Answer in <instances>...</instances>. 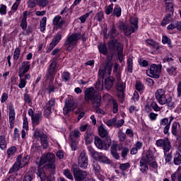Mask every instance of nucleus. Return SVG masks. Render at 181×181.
I'll list each match as a JSON object with an SVG mask.
<instances>
[{"label": "nucleus", "instance_id": "obj_18", "mask_svg": "<svg viewBox=\"0 0 181 181\" xmlns=\"http://www.w3.org/2000/svg\"><path fill=\"white\" fill-rule=\"evenodd\" d=\"M34 136L35 138L40 137L41 139V144L44 149H47V147L49 146V141H47V136L46 134L40 135V132L38 130H36L34 133Z\"/></svg>", "mask_w": 181, "mask_h": 181}, {"label": "nucleus", "instance_id": "obj_23", "mask_svg": "<svg viewBox=\"0 0 181 181\" xmlns=\"http://www.w3.org/2000/svg\"><path fill=\"white\" fill-rule=\"evenodd\" d=\"M146 158L148 165H151V168H153V169H158V163H156V160H155V157H153V154H152V152L147 151Z\"/></svg>", "mask_w": 181, "mask_h": 181}, {"label": "nucleus", "instance_id": "obj_36", "mask_svg": "<svg viewBox=\"0 0 181 181\" xmlns=\"http://www.w3.org/2000/svg\"><path fill=\"white\" fill-rule=\"evenodd\" d=\"M162 43L163 45H168V46L172 49V47H173V46L172 45V41L170 40L169 37H168V36L163 35L162 37Z\"/></svg>", "mask_w": 181, "mask_h": 181}, {"label": "nucleus", "instance_id": "obj_20", "mask_svg": "<svg viewBox=\"0 0 181 181\" xmlns=\"http://www.w3.org/2000/svg\"><path fill=\"white\" fill-rule=\"evenodd\" d=\"M62 34H58L54 37L52 42L49 44V48L47 50V53H50L56 46H57V44L62 40Z\"/></svg>", "mask_w": 181, "mask_h": 181}, {"label": "nucleus", "instance_id": "obj_34", "mask_svg": "<svg viewBox=\"0 0 181 181\" xmlns=\"http://www.w3.org/2000/svg\"><path fill=\"white\" fill-rule=\"evenodd\" d=\"M178 127H180V124L179 123L174 122L172 124V127H171V134L174 135V136H177V128Z\"/></svg>", "mask_w": 181, "mask_h": 181}, {"label": "nucleus", "instance_id": "obj_61", "mask_svg": "<svg viewBox=\"0 0 181 181\" xmlns=\"http://www.w3.org/2000/svg\"><path fill=\"white\" fill-rule=\"evenodd\" d=\"M6 6L1 4L0 5V15H6Z\"/></svg>", "mask_w": 181, "mask_h": 181}, {"label": "nucleus", "instance_id": "obj_21", "mask_svg": "<svg viewBox=\"0 0 181 181\" xmlns=\"http://www.w3.org/2000/svg\"><path fill=\"white\" fill-rule=\"evenodd\" d=\"M75 108H77V104H76L74 102H72V101L66 102L63 109L64 115H67L69 111H74Z\"/></svg>", "mask_w": 181, "mask_h": 181}, {"label": "nucleus", "instance_id": "obj_55", "mask_svg": "<svg viewBox=\"0 0 181 181\" xmlns=\"http://www.w3.org/2000/svg\"><path fill=\"white\" fill-rule=\"evenodd\" d=\"M20 83L18 84L19 88H25L26 87V79L23 78V77L20 78Z\"/></svg>", "mask_w": 181, "mask_h": 181}, {"label": "nucleus", "instance_id": "obj_64", "mask_svg": "<svg viewBox=\"0 0 181 181\" xmlns=\"http://www.w3.org/2000/svg\"><path fill=\"white\" fill-rule=\"evenodd\" d=\"M165 163H170V160H172V154L165 153Z\"/></svg>", "mask_w": 181, "mask_h": 181}, {"label": "nucleus", "instance_id": "obj_59", "mask_svg": "<svg viewBox=\"0 0 181 181\" xmlns=\"http://www.w3.org/2000/svg\"><path fill=\"white\" fill-rule=\"evenodd\" d=\"M136 90H137V91H142V90H144V85L142 82L137 81L136 83Z\"/></svg>", "mask_w": 181, "mask_h": 181}, {"label": "nucleus", "instance_id": "obj_11", "mask_svg": "<svg viewBox=\"0 0 181 181\" xmlns=\"http://www.w3.org/2000/svg\"><path fill=\"white\" fill-rule=\"evenodd\" d=\"M156 144L157 146L163 148L164 152H169V151H170L172 148V146L170 145V141L168 138L158 139L156 141Z\"/></svg>", "mask_w": 181, "mask_h": 181}, {"label": "nucleus", "instance_id": "obj_16", "mask_svg": "<svg viewBox=\"0 0 181 181\" xmlns=\"http://www.w3.org/2000/svg\"><path fill=\"white\" fill-rule=\"evenodd\" d=\"M59 71V64L56 62V59H53L50 62V64L47 68V73L50 76H54Z\"/></svg>", "mask_w": 181, "mask_h": 181}, {"label": "nucleus", "instance_id": "obj_35", "mask_svg": "<svg viewBox=\"0 0 181 181\" xmlns=\"http://www.w3.org/2000/svg\"><path fill=\"white\" fill-rule=\"evenodd\" d=\"M116 88L118 91L122 93L125 90V84L121 81V78H118V81L116 86Z\"/></svg>", "mask_w": 181, "mask_h": 181}, {"label": "nucleus", "instance_id": "obj_50", "mask_svg": "<svg viewBox=\"0 0 181 181\" xmlns=\"http://www.w3.org/2000/svg\"><path fill=\"white\" fill-rule=\"evenodd\" d=\"M64 175L67 179H69L70 180H73V175H71V173L69 169H66L64 170Z\"/></svg>", "mask_w": 181, "mask_h": 181}, {"label": "nucleus", "instance_id": "obj_29", "mask_svg": "<svg viewBox=\"0 0 181 181\" xmlns=\"http://www.w3.org/2000/svg\"><path fill=\"white\" fill-rule=\"evenodd\" d=\"M99 135L102 138H105V136H108V130L105 129V126L104 124H101L98 127Z\"/></svg>", "mask_w": 181, "mask_h": 181}, {"label": "nucleus", "instance_id": "obj_52", "mask_svg": "<svg viewBox=\"0 0 181 181\" xmlns=\"http://www.w3.org/2000/svg\"><path fill=\"white\" fill-rule=\"evenodd\" d=\"M48 4L49 1L47 0H38L37 1V5H39V6H42V8H46Z\"/></svg>", "mask_w": 181, "mask_h": 181}, {"label": "nucleus", "instance_id": "obj_19", "mask_svg": "<svg viewBox=\"0 0 181 181\" xmlns=\"http://www.w3.org/2000/svg\"><path fill=\"white\" fill-rule=\"evenodd\" d=\"M29 69H30V62L29 61H25L21 64L19 71L20 78H22L26 74V72L29 71Z\"/></svg>", "mask_w": 181, "mask_h": 181}, {"label": "nucleus", "instance_id": "obj_57", "mask_svg": "<svg viewBox=\"0 0 181 181\" xmlns=\"http://www.w3.org/2000/svg\"><path fill=\"white\" fill-rule=\"evenodd\" d=\"M62 80H64L65 81H69L70 80V73L65 71L62 75Z\"/></svg>", "mask_w": 181, "mask_h": 181}, {"label": "nucleus", "instance_id": "obj_8", "mask_svg": "<svg viewBox=\"0 0 181 181\" xmlns=\"http://www.w3.org/2000/svg\"><path fill=\"white\" fill-rule=\"evenodd\" d=\"M160 71H162V67L156 64H153L149 69L146 71V74L152 78H159Z\"/></svg>", "mask_w": 181, "mask_h": 181}, {"label": "nucleus", "instance_id": "obj_43", "mask_svg": "<svg viewBox=\"0 0 181 181\" xmlns=\"http://www.w3.org/2000/svg\"><path fill=\"white\" fill-rule=\"evenodd\" d=\"M174 164L176 165H181V155L180 153H177L174 157Z\"/></svg>", "mask_w": 181, "mask_h": 181}, {"label": "nucleus", "instance_id": "obj_24", "mask_svg": "<svg viewBox=\"0 0 181 181\" xmlns=\"http://www.w3.org/2000/svg\"><path fill=\"white\" fill-rule=\"evenodd\" d=\"M148 169L149 168L148 167V158H146V157L143 156L140 160V170L142 172V173H145V172L148 170Z\"/></svg>", "mask_w": 181, "mask_h": 181}, {"label": "nucleus", "instance_id": "obj_2", "mask_svg": "<svg viewBox=\"0 0 181 181\" xmlns=\"http://www.w3.org/2000/svg\"><path fill=\"white\" fill-rule=\"evenodd\" d=\"M156 100L158 101L160 105H168V107H172L173 105V96L170 94H166V90L165 89L160 88L156 91L155 93Z\"/></svg>", "mask_w": 181, "mask_h": 181}, {"label": "nucleus", "instance_id": "obj_44", "mask_svg": "<svg viewBox=\"0 0 181 181\" xmlns=\"http://www.w3.org/2000/svg\"><path fill=\"white\" fill-rule=\"evenodd\" d=\"M93 13V11H89L88 13H85L83 16H81L79 18V21H81V23H86V21H87V18L90 15Z\"/></svg>", "mask_w": 181, "mask_h": 181}, {"label": "nucleus", "instance_id": "obj_53", "mask_svg": "<svg viewBox=\"0 0 181 181\" xmlns=\"http://www.w3.org/2000/svg\"><path fill=\"white\" fill-rule=\"evenodd\" d=\"M21 56V49L16 48L13 53V59L14 60H18Z\"/></svg>", "mask_w": 181, "mask_h": 181}, {"label": "nucleus", "instance_id": "obj_3", "mask_svg": "<svg viewBox=\"0 0 181 181\" xmlns=\"http://www.w3.org/2000/svg\"><path fill=\"white\" fill-rule=\"evenodd\" d=\"M55 158L56 156L52 153H45L40 158V165L42 166V165H45V163H47L45 166L47 169H55Z\"/></svg>", "mask_w": 181, "mask_h": 181}, {"label": "nucleus", "instance_id": "obj_7", "mask_svg": "<svg viewBox=\"0 0 181 181\" xmlns=\"http://www.w3.org/2000/svg\"><path fill=\"white\" fill-rule=\"evenodd\" d=\"M109 47L112 50H117L118 59L120 62H122V60L124 59V47H122V45L117 42V40H112L109 42Z\"/></svg>", "mask_w": 181, "mask_h": 181}, {"label": "nucleus", "instance_id": "obj_25", "mask_svg": "<svg viewBox=\"0 0 181 181\" xmlns=\"http://www.w3.org/2000/svg\"><path fill=\"white\" fill-rule=\"evenodd\" d=\"M95 155L98 162H100L101 163H106L107 165H109V163H111V160H110V158H107V157L105 156V155H104L103 153L96 152L95 153Z\"/></svg>", "mask_w": 181, "mask_h": 181}, {"label": "nucleus", "instance_id": "obj_26", "mask_svg": "<svg viewBox=\"0 0 181 181\" xmlns=\"http://www.w3.org/2000/svg\"><path fill=\"white\" fill-rule=\"evenodd\" d=\"M53 24L56 28H59V29H63L64 25V20L60 16H56L53 19Z\"/></svg>", "mask_w": 181, "mask_h": 181}, {"label": "nucleus", "instance_id": "obj_47", "mask_svg": "<svg viewBox=\"0 0 181 181\" xmlns=\"http://www.w3.org/2000/svg\"><path fill=\"white\" fill-rule=\"evenodd\" d=\"M122 12V10L121 9V7H119V6H115L113 13L114 15H115V16H117V17L121 16Z\"/></svg>", "mask_w": 181, "mask_h": 181}, {"label": "nucleus", "instance_id": "obj_27", "mask_svg": "<svg viewBox=\"0 0 181 181\" xmlns=\"http://www.w3.org/2000/svg\"><path fill=\"white\" fill-rule=\"evenodd\" d=\"M93 170L99 180L104 181V177L100 175L101 173V167L98 165V163H93Z\"/></svg>", "mask_w": 181, "mask_h": 181}, {"label": "nucleus", "instance_id": "obj_5", "mask_svg": "<svg viewBox=\"0 0 181 181\" xmlns=\"http://www.w3.org/2000/svg\"><path fill=\"white\" fill-rule=\"evenodd\" d=\"M30 160V156H25L22 157V156H18L16 162L13 164L11 168L9 170V173H13V172H18L21 168H25Z\"/></svg>", "mask_w": 181, "mask_h": 181}, {"label": "nucleus", "instance_id": "obj_4", "mask_svg": "<svg viewBox=\"0 0 181 181\" xmlns=\"http://www.w3.org/2000/svg\"><path fill=\"white\" fill-rule=\"evenodd\" d=\"M130 23L132 25L123 24L119 26V29L124 30L125 36H129L138 30V18L136 17H131Z\"/></svg>", "mask_w": 181, "mask_h": 181}, {"label": "nucleus", "instance_id": "obj_62", "mask_svg": "<svg viewBox=\"0 0 181 181\" xmlns=\"http://www.w3.org/2000/svg\"><path fill=\"white\" fill-rule=\"evenodd\" d=\"M177 28V21H174L168 25L167 29L168 30H173V29H176Z\"/></svg>", "mask_w": 181, "mask_h": 181}, {"label": "nucleus", "instance_id": "obj_54", "mask_svg": "<svg viewBox=\"0 0 181 181\" xmlns=\"http://www.w3.org/2000/svg\"><path fill=\"white\" fill-rule=\"evenodd\" d=\"M119 168L121 170H127V169L131 168V164H129V163H122L119 165Z\"/></svg>", "mask_w": 181, "mask_h": 181}, {"label": "nucleus", "instance_id": "obj_33", "mask_svg": "<svg viewBox=\"0 0 181 181\" xmlns=\"http://www.w3.org/2000/svg\"><path fill=\"white\" fill-rule=\"evenodd\" d=\"M41 118L42 115L40 113L35 114V115L31 117L33 125H39V121Z\"/></svg>", "mask_w": 181, "mask_h": 181}, {"label": "nucleus", "instance_id": "obj_51", "mask_svg": "<svg viewBox=\"0 0 181 181\" xmlns=\"http://www.w3.org/2000/svg\"><path fill=\"white\" fill-rule=\"evenodd\" d=\"M23 129L25 131H29V122H28V117H23Z\"/></svg>", "mask_w": 181, "mask_h": 181}, {"label": "nucleus", "instance_id": "obj_6", "mask_svg": "<svg viewBox=\"0 0 181 181\" xmlns=\"http://www.w3.org/2000/svg\"><path fill=\"white\" fill-rule=\"evenodd\" d=\"M80 39H81V35L79 33H75L68 36L64 43L66 50H68V52H71Z\"/></svg>", "mask_w": 181, "mask_h": 181}, {"label": "nucleus", "instance_id": "obj_39", "mask_svg": "<svg viewBox=\"0 0 181 181\" xmlns=\"http://www.w3.org/2000/svg\"><path fill=\"white\" fill-rule=\"evenodd\" d=\"M21 27L22 28L23 31L26 30V28H28L27 18H23L21 23ZM23 34L28 35V33H26L25 32H23Z\"/></svg>", "mask_w": 181, "mask_h": 181}, {"label": "nucleus", "instance_id": "obj_9", "mask_svg": "<svg viewBox=\"0 0 181 181\" xmlns=\"http://www.w3.org/2000/svg\"><path fill=\"white\" fill-rule=\"evenodd\" d=\"M172 121H173V116L170 117V119L169 118L165 117L160 121V128L163 129V134H165V135H169V130L170 129Z\"/></svg>", "mask_w": 181, "mask_h": 181}, {"label": "nucleus", "instance_id": "obj_60", "mask_svg": "<svg viewBox=\"0 0 181 181\" xmlns=\"http://www.w3.org/2000/svg\"><path fill=\"white\" fill-rule=\"evenodd\" d=\"M151 107H152L153 110H154L156 112L160 111V107L158 105L156 102H152L151 103Z\"/></svg>", "mask_w": 181, "mask_h": 181}, {"label": "nucleus", "instance_id": "obj_63", "mask_svg": "<svg viewBox=\"0 0 181 181\" xmlns=\"http://www.w3.org/2000/svg\"><path fill=\"white\" fill-rule=\"evenodd\" d=\"M148 117L150 118L151 121H156V119L158 118V114L150 112L148 114Z\"/></svg>", "mask_w": 181, "mask_h": 181}, {"label": "nucleus", "instance_id": "obj_31", "mask_svg": "<svg viewBox=\"0 0 181 181\" xmlns=\"http://www.w3.org/2000/svg\"><path fill=\"white\" fill-rule=\"evenodd\" d=\"M6 138L4 135H0V149L5 151L7 148Z\"/></svg>", "mask_w": 181, "mask_h": 181}, {"label": "nucleus", "instance_id": "obj_49", "mask_svg": "<svg viewBox=\"0 0 181 181\" xmlns=\"http://www.w3.org/2000/svg\"><path fill=\"white\" fill-rule=\"evenodd\" d=\"M95 19V21H98V22H101V21L104 19V13L103 11H100L99 13H96Z\"/></svg>", "mask_w": 181, "mask_h": 181}, {"label": "nucleus", "instance_id": "obj_56", "mask_svg": "<svg viewBox=\"0 0 181 181\" xmlns=\"http://www.w3.org/2000/svg\"><path fill=\"white\" fill-rule=\"evenodd\" d=\"M19 5H21V3L16 0L11 6V11L13 12H16V11H18V8L19 7Z\"/></svg>", "mask_w": 181, "mask_h": 181}, {"label": "nucleus", "instance_id": "obj_46", "mask_svg": "<svg viewBox=\"0 0 181 181\" xmlns=\"http://www.w3.org/2000/svg\"><path fill=\"white\" fill-rule=\"evenodd\" d=\"M16 153V146H11L8 148L7 150L8 156H12L13 155H15Z\"/></svg>", "mask_w": 181, "mask_h": 181}, {"label": "nucleus", "instance_id": "obj_58", "mask_svg": "<svg viewBox=\"0 0 181 181\" xmlns=\"http://www.w3.org/2000/svg\"><path fill=\"white\" fill-rule=\"evenodd\" d=\"M37 0H30L28 1L27 5L29 8H35L36 5H37Z\"/></svg>", "mask_w": 181, "mask_h": 181}, {"label": "nucleus", "instance_id": "obj_17", "mask_svg": "<svg viewBox=\"0 0 181 181\" xmlns=\"http://www.w3.org/2000/svg\"><path fill=\"white\" fill-rule=\"evenodd\" d=\"M55 101L54 99H51L48 101L44 107V115L47 118L50 114H52V110L54 107Z\"/></svg>", "mask_w": 181, "mask_h": 181}, {"label": "nucleus", "instance_id": "obj_45", "mask_svg": "<svg viewBox=\"0 0 181 181\" xmlns=\"http://www.w3.org/2000/svg\"><path fill=\"white\" fill-rule=\"evenodd\" d=\"M93 138L94 136H93V134L87 133L85 138L86 144L87 145H90V144L93 142Z\"/></svg>", "mask_w": 181, "mask_h": 181}, {"label": "nucleus", "instance_id": "obj_32", "mask_svg": "<svg viewBox=\"0 0 181 181\" xmlns=\"http://www.w3.org/2000/svg\"><path fill=\"white\" fill-rule=\"evenodd\" d=\"M167 73L169 74V76H176V74L177 73V68L175 66H170L166 69Z\"/></svg>", "mask_w": 181, "mask_h": 181}, {"label": "nucleus", "instance_id": "obj_22", "mask_svg": "<svg viewBox=\"0 0 181 181\" xmlns=\"http://www.w3.org/2000/svg\"><path fill=\"white\" fill-rule=\"evenodd\" d=\"M16 117V113L15 112V109L13 107L11 106L8 109V121L10 124V128H13L15 125V119Z\"/></svg>", "mask_w": 181, "mask_h": 181}, {"label": "nucleus", "instance_id": "obj_28", "mask_svg": "<svg viewBox=\"0 0 181 181\" xmlns=\"http://www.w3.org/2000/svg\"><path fill=\"white\" fill-rule=\"evenodd\" d=\"M143 144L141 141H136L134 147H133L130 151L131 155H136L138 151L142 148Z\"/></svg>", "mask_w": 181, "mask_h": 181}, {"label": "nucleus", "instance_id": "obj_1", "mask_svg": "<svg viewBox=\"0 0 181 181\" xmlns=\"http://www.w3.org/2000/svg\"><path fill=\"white\" fill-rule=\"evenodd\" d=\"M95 87V89L89 88L86 90L85 100L86 101H92L93 107L97 108L101 105V95H100L98 91H103V90H104V86L100 81H97Z\"/></svg>", "mask_w": 181, "mask_h": 181}, {"label": "nucleus", "instance_id": "obj_13", "mask_svg": "<svg viewBox=\"0 0 181 181\" xmlns=\"http://www.w3.org/2000/svg\"><path fill=\"white\" fill-rule=\"evenodd\" d=\"M72 172L76 181H81L87 177V172L80 170V168L72 167Z\"/></svg>", "mask_w": 181, "mask_h": 181}, {"label": "nucleus", "instance_id": "obj_42", "mask_svg": "<svg viewBox=\"0 0 181 181\" xmlns=\"http://www.w3.org/2000/svg\"><path fill=\"white\" fill-rule=\"evenodd\" d=\"M98 50L100 53H102V54H107V53H108L107 46H105L104 44H100L98 45Z\"/></svg>", "mask_w": 181, "mask_h": 181}, {"label": "nucleus", "instance_id": "obj_15", "mask_svg": "<svg viewBox=\"0 0 181 181\" xmlns=\"http://www.w3.org/2000/svg\"><path fill=\"white\" fill-rule=\"evenodd\" d=\"M79 136H80V131L75 129L71 132L69 139L71 141V148L72 151H76V149H77V146L78 145V142L77 141H74V138H79Z\"/></svg>", "mask_w": 181, "mask_h": 181}, {"label": "nucleus", "instance_id": "obj_14", "mask_svg": "<svg viewBox=\"0 0 181 181\" xmlns=\"http://www.w3.org/2000/svg\"><path fill=\"white\" fill-rule=\"evenodd\" d=\"M111 71H112V65L111 64H107L104 66H102L99 69V76L101 78H104L105 77H108V76H111Z\"/></svg>", "mask_w": 181, "mask_h": 181}, {"label": "nucleus", "instance_id": "obj_38", "mask_svg": "<svg viewBox=\"0 0 181 181\" xmlns=\"http://www.w3.org/2000/svg\"><path fill=\"white\" fill-rule=\"evenodd\" d=\"M134 69V62L132 58H129L127 60V71L132 73Z\"/></svg>", "mask_w": 181, "mask_h": 181}, {"label": "nucleus", "instance_id": "obj_12", "mask_svg": "<svg viewBox=\"0 0 181 181\" xmlns=\"http://www.w3.org/2000/svg\"><path fill=\"white\" fill-rule=\"evenodd\" d=\"M78 163L79 168H81L82 169H87V166H88V157L86 153V151H82L81 152Z\"/></svg>", "mask_w": 181, "mask_h": 181}, {"label": "nucleus", "instance_id": "obj_41", "mask_svg": "<svg viewBox=\"0 0 181 181\" xmlns=\"http://www.w3.org/2000/svg\"><path fill=\"white\" fill-rule=\"evenodd\" d=\"M47 21V18L43 17L40 26V32H45L46 30V22Z\"/></svg>", "mask_w": 181, "mask_h": 181}, {"label": "nucleus", "instance_id": "obj_48", "mask_svg": "<svg viewBox=\"0 0 181 181\" xmlns=\"http://www.w3.org/2000/svg\"><path fill=\"white\" fill-rule=\"evenodd\" d=\"M118 138L119 141H121V142H124V141L127 139V135L125 134V133L122 132V130H119L118 132Z\"/></svg>", "mask_w": 181, "mask_h": 181}, {"label": "nucleus", "instance_id": "obj_37", "mask_svg": "<svg viewBox=\"0 0 181 181\" xmlns=\"http://www.w3.org/2000/svg\"><path fill=\"white\" fill-rule=\"evenodd\" d=\"M176 178L178 181H181V172H177V170L171 175V180L172 181H175Z\"/></svg>", "mask_w": 181, "mask_h": 181}, {"label": "nucleus", "instance_id": "obj_40", "mask_svg": "<svg viewBox=\"0 0 181 181\" xmlns=\"http://www.w3.org/2000/svg\"><path fill=\"white\" fill-rule=\"evenodd\" d=\"M170 21H172V15L168 14L162 21V23H161L162 26H166V25L170 23Z\"/></svg>", "mask_w": 181, "mask_h": 181}, {"label": "nucleus", "instance_id": "obj_10", "mask_svg": "<svg viewBox=\"0 0 181 181\" xmlns=\"http://www.w3.org/2000/svg\"><path fill=\"white\" fill-rule=\"evenodd\" d=\"M95 145L98 149L107 150L110 146H111V139H107L104 143H103V140H101V139L95 137Z\"/></svg>", "mask_w": 181, "mask_h": 181}, {"label": "nucleus", "instance_id": "obj_30", "mask_svg": "<svg viewBox=\"0 0 181 181\" xmlns=\"http://www.w3.org/2000/svg\"><path fill=\"white\" fill-rule=\"evenodd\" d=\"M114 80L113 77H108L105 79V87L107 90H110L114 86Z\"/></svg>", "mask_w": 181, "mask_h": 181}]
</instances>
